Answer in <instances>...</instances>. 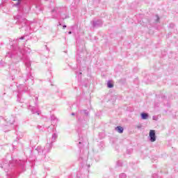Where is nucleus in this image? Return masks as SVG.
<instances>
[{"label": "nucleus", "instance_id": "nucleus-34", "mask_svg": "<svg viewBox=\"0 0 178 178\" xmlns=\"http://www.w3.org/2000/svg\"><path fill=\"white\" fill-rule=\"evenodd\" d=\"M35 100H36V101H38V97H35Z\"/></svg>", "mask_w": 178, "mask_h": 178}, {"label": "nucleus", "instance_id": "nucleus-12", "mask_svg": "<svg viewBox=\"0 0 178 178\" xmlns=\"http://www.w3.org/2000/svg\"><path fill=\"white\" fill-rule=\"evenodd\" d=\"M92 27H101V26H102L103 22L102 20L99 19L97 21H92Z\"/></svg>", "mask_w": 178, "mask_h": 178}, {"label": "nucleus", "instance_id": "nucleus-8", "mask_svg": "<svg viewBox=\"0 0 178 178\" xmlns=\"http://www.w3.org/2000/svg\"><path fill=\"white\" fill-rule=\"evenodd\" d=\"M7 125H8V129H9V131H10V126L15 123V115H10L8 118L6 119Z\"/></svg>", "mask_w": 178, "mask_h": 178}, {"label": "nucleus", "instance_id": "nucleus-6", "mask_svg": "<svg viewBox=\"0 0 178 178\" xmlns=\"http://www.w3.org/2000/svg\"><path fill=\"white\" fill-rule=\"evenodd\" d=\"M83 115H86V116H88V115H90V112L88 110H81L79 111L76 113V118L79 120V122H81V116H83Z\"/></svg>", "mask_w": 178, "mask_h": 178}, {"label": "nucleus", "instance_id": "nucleus-19", "mask_svg": "<svg viewBox=\"0 0 178 178\" xmlns=\"http://www.w3.org/2000/svg\"><path fill=\"white\" fill-rule=\"evenodd\" d=\"M6 56V58H13V54H12V51H8Z\"/></svg>", "mask_w": 178, "mask_h": 178}, {"label": "nucleus", "instance_id": "nucleus-32", "mask_svg": "<svg viewBox=\"0 0 178 178\" xmlns=\"http://www.w3.org/2000/svg\"><path fill=\"white\" fill-rule=\"evenodd\" d=\"M17 41H19V40H16L15 41L14 40V42H17Z\"/></svg>", "mask_w": 178, "mask_h": 178}, {"label": "nucleus", "instance_id": "nucleus-18", "mask_svg": "<svg viewBox=\"0 0 178 178\" xmlns=\"http://www.w3.org/2000/svg\"><path fill=\"white\" fill-rule=\"evenodd\" d=\"M107 87L108 88H113V83H112L111 81H108L107 83Z\"/></svg>", "mask_w": 178, "mask_h": 178}, {"label": "nucleus", "instance_id": "nucleus-30", "mask_svg": "<svg viewBox=\"0 0 178 178\" xmlns=\"http://www.w3.org/2000/svg\"><path fill=\"white\" fill-rule=\"evenodd\" d=\"M51 12L52 13H54V12H56V9H54Z\"/></svg>", "mask_w": 178, "mask_h": 178}, {"label": "nucleus", "instance_id": "nucleus-33", "mask_svg": "<svg viewBox=\"0 0 178 178\" xmlns=\"http://www.w3.org/2000/svg\"><path fill=\"white\" fill-rule=\"evenodd\" d=\"M68 34H72V31H69V32H68Z\"/></svg>", "mask_w": 178, "mask_h": 178}, {"label": "nucleus", "instance_id": "nucleus-7", "mask_svg": "<svg viewBox=\"0 0 178 178\" xmlns=\"http://www.w3.org/2000/svg\"><path fill=\"white\" fill-rule=\"evenodd\" d=\"M0 126L3 127L4 131H9V129L8 128V123L6 122V119L3 118V117H0Z\"/></svg>", "mask_w": 178, "mask_h": 178}, {"label": "nucleus", "instance_id": "nucleus-4", "mask_svg": "<svg viewBox=\"0 0 178 178\" xmlns=\"http://www.w3.org/2000/svg\"><path fill=\"white\" fill-rule=\"evenodd\" d=\"M12 47L14 49V51H19L20 52V54H22V60L24 61L25 63V65L26 66L27 69H29V67H30V66H31V62H30V60L29 59V57L26 56V54H24V53H23V50H22V49H20V47H16V45L15 44V43L13 44H12Z\"/></svg>", "mask_w": 178, "mask_h": 178}, {"label": "nucleus", "instance_id": "nucleus-27", "mask_svg": "<svg viewBox=\"0 0 178 178\" xmlns=\"http://www.w3.org/2000/svg\"><path fill=\"white\" fill-rule=\"evenodd\" d=\"M38 129H39V130H42L43 127L40 126V125H38Z\"/></svg>", "mask_w": 178, "mask_h": 178}, {"label": "nucleus", "instance_id": "nucleus-24", "mask_svg": "<svg viewBox=\"0 0 178 178\" xmlns=\"http://www.w3.org/2000/svg\"><path fill=\"white\" fill-rule=\"evenodd\" d=\"M20 3H22V1H18L15 5V6H20Z\"/></svg>", "mask_w": 178, "mask_h": 178}, {"label": "nucleus", "instance_id": "nucleus-5", "mask_svg": "<svg viewBox=\"0 0 178 178\" xmlns=\"http://www.w3.org/2000/svg\"><path fill=\"white\" fill-rule=\"evenodd\" d=\"M19 23L22 26L19 29H23L25 31H29V30H30V26H29V22H27V19H19Z\"/></svg>", "mask_w": 178, "mask_h": 178}, {"label": "nucleus", "instance_id": "nucleus-13", "mask_svg": "<svg viewBox=\"0 0 178 178\" xmlns=\"http://www.w3.org/2000/svg\"><path fill=\"white\" fill-rule=\"evenodd\" d=\"M28 109L29 111H31V112L34 114V113H37L38 115H40V112H38V111L37 110V108L36 107H34L31 105H29L28 106Z\"/></svg>", "mask_w": 178, "mask_h": 178}, {"label": "nucleus", "instance_id": "nucleus-35", "mask_svg": "<svg viewBox=\"0 0 178 178\" xmlns=\"http://www.w3.org/2000/svg\"><path fill=\"white\" fill-rule=\"evenodd\" d=\"M80 74H82V73L81 72L78 73V75H80Z\"/></svg>", "mask_w": 178, "mask_h": 178}, {"label": "nucleus", "instance_id": "nucleus-36", "mask_svg": "<svg viewBox=\"0 0 178 178\" xmlns=\"http://www.w3.org/2000/svg\"><path fill=\"white\" fill-rule=\"evenodd\" d=\"M47 51H49V49H48V47H47Z\"/></svg>", "mask_w": 178, "mask_h": 178}, {"label": "nucleus", "instance_id": "nucleus-40", "mask_svg": "<svg viewBox=\"0 0 178 178\" xmlns=\"http://www.w3.org/2000/svg\"><path fill=\"white\" fill-rule=\"evenodd\" d=\"M153 120H155V118H154V117H153Z\"/></svg>", "mask_w": 178, "mask_h": 178}, {"label": "nucleus", "instance_id": "nucleus-10", "mask_svg": "<svg viewBox=\"0 0 178 178\" xmlns=\"http://www.w3.org/2000/svg\"><path fill=\"white\" fill-rule=\"evenodd\" d=\"M15 130L17 138H22L24 136V134L23 133V131H22V129H19V127H16L15 128Z\"/></svg>", "mask_w": 178, "mask_h": 178}, {"label": "nucleus", "instance_id": "nucleus-11", "mask_svg": "<svg viewBox=\"0 0 178 178\" xmlns=\"http://www.w3.org/2000/svg\"><path fill=\"white\" fill-rule=\"evenodd\" d=\"M34 77L31 75V72H29L27 74V79H25V81L27 82V81H29L28 83V84H31V85H33L34 84Z\"/></svg>", "mask_w": 178, "mask_h": 178}, {"label": "nucleus", "instance_id": "nucleus-26", "mask_svg": "<svg viewBox=\"0 0 178 178\" xmlns=\"http://www.w3.org/2000/svg\"><path fill=\"white\" fill-rule=\"evenodd\" d=\"M170 27L173 29L175 27V24H170Z\"/></svg>", "mask_w": 178, "mask_h": 178}, {"label": "nucleus", "instance_id": "nucleus-16", "mask_svg": "<svg viewBox=\"0 0 178 178\" xmlns=\"http://www.w3.org/2000/svg\"><path fill=\"white\" fill-rule=\"evenodd\" d=\"M149 115H148V113H142L140 114V117H141V119H143V120H145L147 119H148Z\"/></svg>", "mask_w": 178, "mask_h": 178}, {"label": "nucleus", "instance_id": "nucleus-38", "mask_svg": "<svg viewBox=\"0 0 178 178\" xmlns=\"http://www.w3.org/2000/svg\"><path fill=\"white\" fill-rule=\"evenodd\" d=\"M67 17H65V19H67Z\"/></svg>", "mask_w": 178, "mask_h": 178}, {"label": "nucleus", "instance_id": "nucleus-23", "mask_svg": "<svg viewBox=\"0 0 178 178\" xmlns=\"http://www.w3.org/2000/svg\"><path fill=\"white\" fill-rule=\"evenodd\" d=\"M99 147H100L101 151H102V149H104V143H101L99 145Z\"/></svg>", "mask_w": 178, "mask_h": 178}, {"label": "nucleus", "instance_id": "nucleus-29", "mask_svg": "<svg viewBox=\"0 0 178 178\" xmlns=\"http://www.w3.org/2000/svg\"><path fill=\"white\" fill-rule=\"evenodd\" d=\"M19 40H24V36H22L21 38H19Z\"/></svg>", "mask_w": 178, "mask_h": 178}, {"label": "nucleus", "instance_id": "nucleus-22", "mask_svg": "<svg viewBox=\"0 0 178 178\" xmlns=\"http://www.w3.org/2000/svg\"><path fill=\"white\" fill-rule=\"evenodd\" d=\"M136 129H138V130H140V129H141L143 127V124H139L138 125L136 126Z\"/></svg>", "mask_w": 178, "mask_h": 178}, {"label": "nucleus", "instance_id": "nucleus-28", "mask_svg": "<svg viewBox=\"0 0 178 178\" xmlns=\"http://www.w3.org/2000/svg\"><path fill=\"white\" fill-rule=\"evenodd\" d=\"M72 116H76V115H77V113H72Z\"/></svg>", "mask_w": 178, "mask_h": 178}, {"label": "nucleus", "instance_id": "nucleus-3", "mask_svg": "<svg viewBox=\"0 0 178 178\" xmlns=\"http://www.w3.org/2000/svg\"><path fill=\"white\" fill-rule=\"evenodd\" d=\"M51 149H52V144L47 143L44 147L41 146H38L36 148V151L38 153V155L42 157V159H45L47 154L48 152H50Z\"/></svg>", "mask_w": 178, "mask_h": 178}, {"label": "nucleus", "instance_id": "nucleus-37", "mask_svg": "<svg viewBox=\"0 0 178 178\" xmlns=\"http://www.w3.org/2000/svg\"><path fill=\"white\" fill-rule=\"evenodd\" d=\"M19 2H22V0H18Z\"/></svg>", "mask_w": 178, "mask_h": 178}, {"label": "nucleus", "instance_id": "nucleus-21", "mask_svg": "<svg viewBox=\"0 0 178 178\" xmlns=\"http://www.w3.org/2000/svg\"><path fill=\"white\" fill-rule=\"evenodd\" d=\"M120 178H126V174L121 173L119 176Z\"/></svg>", "mask_w": 178, "mask_h": 178}, {"label": "nucleus", "instance_id": "nucleus-31", "mask_svg": "<svg viewBox=\"0 0 178 178\" xmlns=\"http://www.w3.org/2000/svg\"><path fill=\"white\" fill-rule=\"evenodd\" d=\"M63 29H66V25L63 26Z\"/></svg>", "mask_w": 178, "mask_h": 178}, {"label": "nucleus", "instance_id": "nucleus-41", "mask_svg": "<svg viewBox=\"0 0 178 178\" xmlns=\"http://www.w3.org/2000/svg\"><path fill=\"white\" fill-rule=\"evenodd\" d=\"M153 120H155V118H154V117H153Z\"/></svg>", "mask_w": 178, "mask_h": 178}, {"label": "nucleus", "instance_id": "nucleus-9", "mask_svg": "<svg viewBox=\"0 0 178 178\" xmlns=\"http://www.w3.org/2000/svg\"><path fill=\"white\" fill-rule=\"evenodd\" d=\"M149 141L151 143H155L156 141V135L155 134V130L151 129L149 133Z\"/></svg>", "mask_w": 178, "mask_h": 178}, {"label": "nucleus", "instance_id": "nucleus-15", "mask_svg": "<svg viewBox=\"0 0 178 178\" xmlns=\"http://www.w3.org/2000/svg\"><path fill=\"white\" fill-rule=\"evenodd\" d=\"M115 131H118V133H120V134H122V133H123V131H124V129L120 126H118L117 127H115Z\"/></svg>", "mask_w": 178, "mask_h": 178}, {"label": "nucleus", "instance_id": "nucleus-14", "mask_svg": "<svg viewBox=\"0 0 178 178\" xmlns=\"http://www.w3.org/2000/svg\"><path fill=\"white\" fill-rule=\"evenodd\" d=\"M56 138H58V134L56 133L53 134L51 142L47 143V144H51V147H54V143L56 141Z\"/></svg>", "mask_w": 178, "mask_h": 178}, {"label": "nucleus", "instance_id": "nucleus-25", "mask_svg": "<svg viewBox=\"0 0 178 178\" xmlns=\"http://www.w3.org/2000/svg\"><path fill=\"white\" fill-rule=\"evenodd\" d=\"M156 22H159V16L158 15H156Z\"/></svg>", "mask_w": 178, "mask_h": 178}, {"label": "nucleus", "instance_id": "nucleus-20", "mask_svg": "<svg viewBox=\"0 0 178 178\" xmlns=\"http://www.w3.org/2000/svg\"><path fill=\"white\" fill-rule=\"evenodd\" d=\"M117 165L118 166H123V162H122V161H118Z\"/></svg>", "mask_w": 178, "mask_h": 178}, {"label": "nucleus", "instance_id": "nucleus-1", "mask_svg": "<svg viewBox=\"0 0 178 178\" xmlns=\"http://www.w3.org/2000/svg\"><path fill=\"white\" fill-rule=\"evenodd\" d=\"M84 145H88V139H87V138H80L78 144V147L81 149L79 161L82 163L84 162H87L88 159V147L83 149Z\"/></svg>", "mask_w": 178, "mask_h": 178}, {"label": "nucleus", "instance_id": "nucleus-39", "mask_svg": "<svg viewBox=\"0 0 178 178\" xmlns=\"http://www.w3.org/2000/svg\"><path fill=\"white\" fill-rule=\"evenodd\" d=\"M153 120H155V118H154V117H153Z\"/></svg>", "mask_w": 178, "mask_h": 178}, {"label": "nucleus", "instance_id": "nucleus-17", "mask_svg": "<svg viewBox=\"0 0 178 178\" xmlns=\"http://www.w3.org/2000/svg\"><path fill=\"white\" fill-rule=\"evenodd\" d=\"M51 120L52 122L51 124H55L58 122V118L55 117V115H51Z\"/></svg>", "mask_w": 178, "mask_h": 178}, {"label": "nucleus", "instance_id": "nucleus-2", "mask_svg": "<svg viewBox=\"0 0 178 178\" xmlns=\"http://www.w3.org/2000/svg\"><path fill=\"white\" fill-rule=\"evenodd\" d=\"M24 165H26V161L25 160H15L13 162H10L9 163H5L1 165V168L2 169H4L5 172L8 173V171L9 170V168H13V166H19L22 168V169H24Z\"/></svg>", "mask_w": 178, "mask_h": 178}]
</instances>
